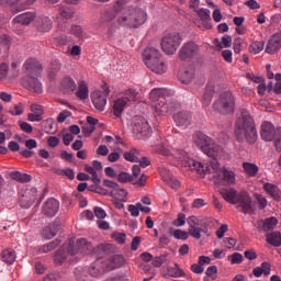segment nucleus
I'll use <instances>...</instances> for the list:
<instances>
[{
  "label": "nucleus",
  "mask_w": 281,
  "mask_h": 281,
  "mask_svg": "<svg viewBox=\"0 0 281 281\" xmlns=\"http://www.w3.org/2000/svg\"><path fill=\"white\" fill-rule=\"evenodd\" d=\"M195 144L201 148L204 155H207L212 160L210 165H203L188 155L184 150H178L175 155L178 166L196 172V175H216V177H234V171L228 168L221 167L218 164L220 157H223V148L214 143L212 137L205 135L202 132H196L194 135Z\"/></svg>",
  "instance_id": "nucleus-1"
},
{
  "label": "nucleus",
  "mask_w": 281,
  "mask_h": 281,
  "mask_svg": "<svg viewBox=\"0 0 281 281\" xmlns=\"http://www.w3.org/2000/svg\"><path fill=\"white\" fill-rule=\"evenodd\" d=\"M115 19L119 25H123V27H139L146 23V12L135 7H127L116 12H106L101 21L102 23H111Z\"/></svg>",
  "instance_id": "nucleus-2"
},
{
  "label": "nucleus",
  "mask_w": 281,
  "mask_h": 281,
  "mask_svg": "<svg viewBox=\"0 0 281 281\" xmlns=\"http://www.w3.org/2000/svg\"><path fill=\"white\" fill-rule=\"evenodd\" d=\"M235 135L238 142L246 139L248 144H255L258 139V131L254 117L247 110H241L240 116L235 123Z\"/></svg>",
  "instance_id": "nucleus-3"
},
{
  "label": "nucleus",
  "mask_w": 281,
  "mask_h": 281,
  "mask_svg": "<svg viewBox=\"0 0 281 281\" xmlns=\"http://www.w3.org/2000/svg\"><path fill=\"white\" fill-rule=\"evenodd\" d=\"M143 60L154 74H166L168 71V66L164 59H161V52L155 47H147L143 52Z\"/></svg>",
  "instance_id": "nucleus-4"
},
{
  "label": "nucleus",
  "mask_w": 281,
  "mask_h": 281,
  "mask_svg": "<svg viewBox=\"0 0 281 281\" xmlns=\"http://www.w3.org/2000/svg\"><path fill=\"white\" fill-rule=\"evenodd\" d=\"M235 106L236 101L234 100V94H232V92L222 93L213 104L214 111L222 113V115L232 114Z\"/></svg>",
  "instance_id": "nucleus-5"
},
{
  "label": "nucleus",
  "mask_w": 281,
  "mask_h": 281,
  "mask_svg": "<svg viewBox=\"0 0 281 281\" xmlns=\"http://www.w3.org/2000/svg\"><path fill=\"white\" fill-rule=\"evenodd\" d=\"M181 34L177 32L167 33L161 38V49L168 56H172V54H177V50L181 46L182 43Z\"/></svg>",
  "instance_id": "nucleus-6"
},
{
  "label": "nucleus",
  "mask_w": 281,
  "mask_h": 281,
  "mask_svg": "<svg viewBox=\"0 0 281 281\" xmlns=\"http://www.w3.org/2000/svg\"><path fill=\"white\" fill-rule=\"evenodd\" d=\"M235 205L241 214H254L256 207L254 206V200L247 191L238 192L237 199L235 200Z\"/></svg>",
  "instance_id": "nucleus-7"
},
{
  "label": "nucleus",
  "mask_w": 281,
  "mask_h": 281,
  "mask_svg": "<svg viewBox=\"0 0 281 281\" xmlns=\"http://www.w3.org/2000/svg\"><path fill=\"white\" fill-rule=\"evenodd\" d=\"M133 133L137 139H148L153 135V130L144 117L136 116L134 119Z\"/></svg>",
  "instance_id": "nucleus-8"
},
{
  "label": "nucleus",
  "mask_w": 281,
  "mask_h": 281,
  "mask_svg": "<svg viewBox=\"0 0 281 281\" xmlns=\"http://www.w3.org/2000/svg\"><path fill=\"white\" fill-rule=\"evenodd\" d=\"M36 196H38V191L33 187H24L19 191V203L21 207H32L36 202Z\"/></svg>",
  "instance_id": "nucleus-9"
},
{
  "label": "nucleus",
  "mask_w": 281,
  "mask_h": 281,
  "mask_svg": "<svg viewBox=\"0 0 281 281\" xmlns=\"http://www.w3.org/2000/svg\"><path fill=\"white\" fill-rule=\"evenodd\" d=\"M93 251V244L87 241L85 238L78 239L76 246L74 243L69 241L67 247V254L70 256H76L78 254H91Z\"/></svg>",
  "instance_id": "nucleus-10"
},
{
  "label": "nucleus",
  "mask_w": 281,
  "mask_h": 281,
  "mask_svg": "<svg viewBox=\"0 0 281 281\" xmlns=\"http://www.w3.org/2000/svg\"><path fill=\"white\" fill-rule=\"evenodd\" d=\"M103 91H94L91 93V100L94 109H98V111H104V106H106V95L111 93V89H109L108 85L103 86Z\"/></svg>",
  "instance_id": "nucleus-11"
},
{
  "label": "nucleus",
  "mask_w": 281,
  "mask_h": 281,
  "mask_svg": "<svg viewBox=\"0 0 281 281\" xmlns=\"http://www.w3.org/2000/svg\"><path fill=\"white\" fill-rule=\"evenodd\" d=\"M187 223L189 225V234L192 238H196V240H201V234H207V227L201 228L199 226V218L194 215H191L187 218Z\"/></svg>",
  "instance_id": "nucleus-12"
},
{
  "label": "nucleus",
  "mask_w": 281,
  "mask_h": 281,
  "mask_svg": "<svg viewBox=\"0 0 281 281\" xmlns=\"http://www.w3.org/2000/svg\"><path fill=\"white\" fill-rule=\"evenodd\" d=\"M60 210V202L58 200L50 198L47 199V201L44 202L42 206V214L46 218H54L56 214H58V211Z\"/></svg>",
  "instance_id": "nucleus-13"
},
{
  "label": "nucleus",
  "mask_w": 281,
  "mask_h": 281,
  "mask_svg": "<svg viewBox=\"0 0 281 281\" xmlns=\"http://www.w3.org/2000/svg\"><path fill=\"white\" fill-rule=\"evenodd\" d=\"M199 55V45L193 42H189L183 44L179 52L180 60H188V58H194V56Z\"/></svg>",
  "instance_id": "nucleus-14"
},
{
  "label": "nucleus",
  "mask_w": 281,
  "mask_h": 281,
  "mask_svg": "<svg viewBox=\"0 0 281 281\" xmlns=\"http://www.w3.org/2000/svg\"><path fill=\"white\" fill-rule=\"evenodd\" d=\"M173 122L180 128H188L192 124V113L188 111H180L173 114Z\"/></svg>",
  "instance_id": "nucleus-15"
},
{
  "label": "nucleus",
  "mask_w": 281,
  "mask_h": 281,
  "mask_svg": "<svg viewBox=\"0 0 281 281\" xmlns=\"http://www.w3.org/2000/svg\"><path fill=\"white\" fill-rule=\"evenodd\" d=\"M78 89V85H76V80L70 76H65L59 83V91L65 95H71V93L76 92Z\"/></svg>",
  "instance_id": "nucleus-16"
},
{
  "label": "nucleus",
  "mask_w": 281,
  "mask_h": 281,
  "mask_svg": "<svg viewBox=\"0 0 281 281\" xmlns=\"http://www.w3.org/2000/svg\"><path fill=\"white\" fill-rule=\"evenodd\" d=\"M22 85L33 93H43V83L38 81L36 76L24 77L22 79Z\"/></svg>",
  "instance_id": "nucleus-17"
},
{
  "label": "nucleus",
  "mask_w": 281,
  "mask_h": 281,
  "mask_svg": "<svg viewBox=\"0 0 281 281\" xmlns=\"http://www.w3.org/2000/svg\"><path fill=\"white\" fill-rule=\"evenodd\" d=\"M26 77L38 76L43 71L41 63L36 58H29L24 63Z\"/></svg>",
  "instance_id": "nucleus-18"
},
{
  "label": "nucleus",
  "mask_w": 281,
  "mask_h": 281,
  "mask_svg": "<svg viewBox=\"0 0 281 281\" xmlns=\"http://www.w3.org/2000/svg\"><path fill=\"white\" fill-rule=\"evenodd\" d=\"M126 263V259L122 255H114L105 260H103V265L106 271H113L114 269H120L123 265Z\"/></svg>",
  "instance_id": "nucleus-19"
},
{
  "label": "nucleus",
  "mask_w": 281,
  "mask_h": 281,
  "mask_svg": "<svg viewBox=\"0 0 281 281\" xmlns=\"http://www.w3.org/2000/svg\"><path fill=\"white\" fill-rule=\"evenodd\" d=\"M276 135H278L276 126H273L271 122H263L261 125V138L265 142H273V139H276Z\"/></svg>",
  "instance_id": "nucleus-20"
},
{
  "label": "nucleus",
  "mask_w": 281,
  "mask_h": 281,
  "mask_svg": "<svg viewBox=\"0 0 281 281\" xmlns=\"http://www.w3.org/2000/svg\"><path fill=\"white\" fill-rule=\"evenodd\" d=\"M172 92L166 88H154L150 93L149 98L153 102H161V100H166V98H170Z\"/></svg>",
  "instance_id": "nucleus-21"
},
{
  "label": "nucleus",
  "mask_w": 281,
  "mask_h": 281,
  "mask_svg": "<svg viewBox=\"0 0 281 281\" xmlns=\"http://www.w3.org/2000/svg\"><path fill=\"white\" fill-rule=\"evenodd\" d=\"M58 232H60V222L55 221L43 229L42 236L46 240H52V238L58 235Z\"/></svg>",
  "instance_id": "nucleus-22"
},
{
  "label": "nucleus",
  "mask_w": 281,
  "mask_h": 281,
  "mask_svg": "<svg viewBox=\"0 0 281 281\" xmlns=\"http://www.w3.org/2000/svg\"><path fill=\"white\" fill-rule=\"evenodd\" d=\"M54 23L48 16H40L35 20V27L37 32H49Z\"/></svg>",
  "instance_id": "nucleus-23"
},
{
  "label": "nucleus",
  "mask_w": 281,
  "mask_h": 281,
  "mask_svg": "<svg viewBox=\"0 0 281 281\" xmlns=\"http://www.w3.org/2000/svg\"><path fill=\"white\" fill-rule=\"evenodd\" d=\"M34 19H36V15L33 12H25L16 15L12 23L13 25H30Z\"/></svg>",
  "instance_id": "nucleus-24"
},
{
  "label": "nucleus",
  "mask_w": 281,
  "mask_h": 281,
  "mask_svg": "<svg viewBox=\"0 0 281 281\" xmlns=\"http://www.w3.org/2000/svg\"><path fill=\"white\" fill-rule=\"evenodd\" d=\"M281 47L280 34H273L266 46L267 54H276Z\"/></svg>",
  "instance_id": "nucleus-25"
},
{
  "label": "nucleus",
  "mask_w": 281,
  "mask_h": 281,
  "mask_svg": "<svg viewBox=\"0 0 281 281\" xmlns=\"http://www.w3.org/2000/svg\"><path fill=\"white\" fill-rule=\"evenodd\" d=\"M104 271H106V267L102 259H97L89 268V273L92 278H99Z\"/></svg>",
  "instance_id": "nucleus-26"
},
{
  "label": "nucleus",
  "mask_w": 281,
  "mask_h": 281,
  "mask_svg": "<svg viewBox=\"0 0 281 281\" xmlns=\"http://www.w3.org/2000/svg\"><path fill=\"white\" fill-rule=\"evenodd\" d=\"M218 192L226 203H231V205L236 204V199H238V191L236 189H220Z\"/></svg>",
  "instance_id": "nucleus-27"
},
{
  "label": "nucleus",
  "mask_w": 281,
  "mask_h": 281,
  "mask_svg": "<svg viewBox=\"0 0 281 281\" xmlns=\"http://www.w3.org/2000/svg\"><path fill=\"white\" fill-rule=\"evenodd\" d=\"M91 180L93 184L88 187L89 192H95L97 194L109 196V189H105L102 186H100L101 183L100 177H92Z\"/></svg>",
  "instance_id": "nucleus-28"
},
{
  "label": "nucleus",
  "mask_w": 281,
  "mask_h": 281,
  "mask_svg": "<svg viewBox=\"0 0 281 281\" xmlns=\"http://www.w3.org/2000/svg\"><path fill=\"white\" fill-rule=\"evenodd\" d=\"M120 183H132L136 188L146 186V177H119Z\"/></svg>",
  "instance_id": "nucleus-29"
},
{
  "label": "nucleus",
  "mask_w": 281,
  "mask_h": 281,
  "mask_svg": "<svg viewBox=\"0 0 281 281\" xmlns=\"http://www.w3.org/2000/svg\"><path fill=\"white\" fill-rule=\"evenodd\" d=\"M211 181H213L216 188H227L236 183V177H214Z\"/></svg>",
  "instance_id": "nucleus-30"
},
{
  "label": "nucleus",
  "mask_w": 281,
  "mask_h": 281,
  "mask_svg": "<svg viewBox=\"0 0 281 281\" xmlns=\"http://www.w3.org/2000/svg\"><path fill=\"white\" fill-rule=\"evenodd\" d=\"M178 78L182 85H189L194 80V68H187L178 72Z\"/></svg>",
  "instance_id": "nucleus-31"
},
{
  "label": "nucleus",
  "mask_w": 281,
  "mask_h": 281,
  "mask_svg": "<svg viewBox=\"0 0 281 281\" xmlns=\"http://www.w3.org/2000/svg\"><path fill=\"white\" fill-rule=\"evenodd\" d=\"M196 14L201 19V21H203L202 27L204 30H212V23L210 22L211 21L210 10L200 9L196 11Z\"/></svg>",
  "instance_id": "nucleus-32"
},
{
  "label": "nucleus",
  "mask_w": 281,
  "mask_h": 281,
  "mask_svg": "<svg viewBox=\"0 0 281 281\" xmlns=\"http://www.w3.org/2000/svg\"><path fill=\"white\" fill-rule=\"evenodd\" d=\"M164 278H186V271L181 269L178 263L175 267L167 268V274H162Z\"/></svg>",
  "instance_id": "nucleus-33"
},
{
  "label": "nucleus",
  "mask_w": 281,
  "mask_h": 281,
  "mask_svg": "<svg viewBox=\"0 0 281 281\" xmlns=\"http://www.w3.org/2000/svg\"><path fill=\"white\" fill-rule=\"evenodd\" d=\"M255 278H262L263 276H271V263L263 261L260 267L252 270Z\"/></svg>",
  "instance_id": "nucleus-34"
},
{
  "label": "nucleus",
  "mask_w": 281,
  "mask_h": 281,
  "mask_svg": "<svg viewBox=\"0 0 281 281\" xmlns=\"http://www.w3.org/2000/svg\"><path fill=\"white\" fill-rule=\"evenodd\" d=\"M263 190L267 192V194H270L274 201L280 202L281 201V192L278 186L271 184V183H266L263 186Z\"/></svg>",
  "instance_id": "nucleus-35"
},
{
  "label": "nucleus",
  "mask_w": 281,
  "mask_h": 281,
  "mask_svg": "<svg viewBox=\"0 0 281 281\" xmlns=\"http://www.w3.org/2000/svg\"><path fill=\"white\" fill-rule=\"evenodd\" d=\"M172 111V108L168 105V100H160L155 104V113L156 115H166Z\"/></svg>",
  "instance_id": "nucleus-36"
},
{
  "label": "nucleus",
  "mask_w": 281,
  "mask_h": 281,
  "mask_svg": "<svg viewBox=\"0 0 281 281\" xmlns=\"http://www.w3.org/2000/svg\"><path fill=\"white\" fill-rule=\"evenodd\" d=\"M76 97L79 100H88L89 99V86H87V81H79L78 89L76 92Z\"/></svg>",
  "instance_id": "nucleus-37"
},
{
  "label": "nucleus",
  "mask_w": 281,
  "mask_h": 281,
  "mask_svg": "<svg viewBox=\"0 0 281 281\" xmlns=\"http://www.w3.org/2000/svg\"><path fill=\"white\" fill-rule=\"evenodd\" d=\"M278 225V218L276 217H268L261 222V226L259 227L260 232H273L276 226Z\"/></svg>",
  "instance_id": "nucleus-38"
},
{
  "label": "nucleus",
  "mask_w": 281,
  "mask_h": 281,
  "mask_svg": "<svg viewBox=\"0 0 281 281\" xmlns=\"http://www.w3.org/2000/svg\"><path fill=\"white\" fill-rule=\"evenodd\" d=\"M266 240L268 245L272 247H281V233L280 232H271L266 235Z\"/></svg>",
  "instance_id": "nucleus-39"
},
{
  "label": "nucleus",
  "mask_w": 281,
  "mask_h": 281,
  "mask_svg": "<svg viewBox=\"0 0 281 281\" xmlns=\"http://www.w3.org/2000/svg\"><path fill=\"white\" fill-rule=\"evenodd\" d=\"M128 103L123 98L117 99L113 104V113L116 117H120L122 113H124V108H126Z\"/></svg>",
  "instance_id": "nucleus-40"
},
{
  "label": "nucleus",
  "mask_w": 281,
  "mask_h": 281,
  "mask_svg": "<svg viewBox=\"0 0 281 281\" xmlns=\"http://www.w3.org/2000/svg\"><path fill=\"white\" fill-rule=\"evenodd\" d=\"M109 194L110 196H112V199H115V201H126V198L128 196V191L120 188L119 186L115 191H110Z\"/></svg>",
  "instance_id": "nucleus-41"
},
{
  "label": "nucleus",
  "mask_w": 281,
  "mask_h": 281,
  "mask_svg": "<svg viewBox=\"0 0 281 281\" xmlns=\"http://www.w3.org/2000/svg\"><path fill=\"white\" fill-rule=\"evenodd\" d=\"M212 98H214V86L207 85L202 97V103L205 106H210L212 103Z\"/></svg>",
  "instance_id": "nucleus-42"
},
{
  "label": "nucleus",
  "mask_w": 281,
  "mask_h": 281,
  "mask_svg": "<svg viewBox=\"0 0 281 281\" xmlns=\"http://www.w3.org/2000/svg\"><path fill=\"white\" fill-rule=\"evenodd\" d=\"M61 243L63 240L56 238L53 241L42 246L40 248V254H49V251H54V249H56L57 247H60Z\"/></svg>",
  "instance_id": "nucleus-43"
},
{
  "label": "nucleus",
  "mask_w": 281,
  "mask_h": 281,
  "mask_svg": "<svg viewBox=\"0 0 281 281\" xmlns=\"http://www.w3.org/2000/svg\"><path fill=\"white\" fill-rule=\"evenodd\" d=\"M65 260H67V251L65 250V246H60L55 252L54 262L55 265H63Z\"/></svg>",
  "instance_id": "nucleus-44"
},
{
  "label": "nucleus",
  "mask_w": 281,
  "mask_h": 281,
  "mask_svg": "<svg viewBox=\"0 0 281 281\" xmlns=\"http://www.w3.org/2000/svg\"><path fill=\"white\" fill-rule=\"evenodd\" d=\"M61 68H63V64H60L59 60L53 61L48 69V78L50 80H54L56 76H58V71H60Z\"/></svg>",
  "instance_id": "nucleus-45"
},
{
  "label": "nucleus",
  "mask_w": 281,
  "mask_h": 281,
  "mask_svg": "<svg viewBox=\"0 0 281 281\" xmlns=\"http://www.w3.org/2000/svg\"><path fill=\"white\" fill-rule=\"evenodd\" d=\"M2 260L7 265H14V260H16V252L12 249H7L2 251Z\"/></svg>",
  "instance_id": "nucleus-46"
},
{
  "label": "nucleus",
  "mask_w": 281,
  "mask_h": 281,
  "mask_svg": "<svg viewBox=\"0 0 281 281\" xmlns=\"http://www.w3.org/2000/svg\"><path fill=\"white\" fill-rule=\"evenodd\" d=\"M162 181L166 186L171 188V190H179V188H181V181L176 177H162Z\"/></svg>",
  "instance_id": "nucleus-47"
},
{
  "label": "nucleus",
  "mask_w": 281,
  "mask_h": 281,
  "mask_svg": "<svg viewBox=\"0 0 281 281\" xmlns=\"http://www.w3.org/2000/svg\"><path fill=\"white\" fill-rule=\"evenodd\" d=\"M247 47V42L243 37H236L233 43L235 54H240Z\"/></svg>",
  "instance_id": "nucleus-48"
},
{
  "label": "nucleus",
  "mask_w": 281,
  "mask_h": 281,
  "mask_svg": "<svg viewBox=\"0 0 281 281\" xmlns=\"http://www.w3.org/2000/svg\"><path fill=\"white\" fill-rule=\"evenodd\" d=\"M243 168L246 175H249V177H256V175H258V170H260L256 164L251 162H244Z\"/></svg>",
  "instance_id": "nucleus-49"
},
{
  "label": "nucleus",
  "mask_w": 281,
  "mask_h": 281,
  "mask_svg": "<svg viewBox=\"0 0 281 281\" xmlns=\"http://www.w3.org/2000/svg\"><path fill=\"white\" fill-rule=\"evenodd\" d=\"M214 43L217 49H223V47H232V36L224 35L221 42L218 41V38H216Z\"/></svg>",
  "instance_id": "nucleus-50"
},
{
  "label": "nucleus",
  "mask_w": 281,
  "mask_h": 281,
  "mask_svg": "<svg viewBox=\"0 0 281 281\" xmlns=\"http://www.w3.org/2000/svg\"><path fill=\"white\" fill-rule=\"evenodd\" d=\"M74 9L67 5H59V15L61 19H74Z\"/></svg>",
  "instance_id": "nucleus-51"
},
{
  "label": "nucleus",
  "mask_w": 281,
  "mask_h": 281,
  "mask_svg": "<svg viewBox=\"0 0 281 281\" xmlns=\"http://www.w3.org/2000/svg\"><path fill=\"white\" fill-rule=\"evenodd\" d=\"M139 153L137 149H132L130 151H125L123 154V157L126 161H131L132 164H137L139 161V158L136 157V155Z\"/></svg>",
  "instance_id": "nucleus-52"
},
{
  "label": "nucleus",
  "mask_w": 281,
  "mask_h": 281,
  "mask_svg": "<svg viewBox=\"0 0 281 281\" xmlns=\"http://www.w3.org/2000/svg\"><path fill=\"white\" fill-rule=\"evenodd\" d=\"M167 260H168V252H165L158 257L153 258L151 265L156 269H159V267H161V265H164V262H166Z\"/></svg>",
  "instance_id": "nucleus-53"
},
{
  "label": "nucleus",
  "mask_w": 281,
  "mask_h": 281,
  "mask_svg": "<svg viewBox=\"0 0 281 281\" xmlns=\"http://www.w3.org/2000/svg\"><path fill=\"white\" fill-rule=\"evenodd\" d=\"M265 49V42H252L249 46L250 54H260Z\"/></svg>",
  "instance_id": "nucleus-54"
},
{
  "label": "nucleus",
  "mask_w": 281,
  "mask_h": 281,
  "mask_svg": "<svg viewBox=\"0 0 281 281\" xmlns=\"http://www.w3.org/2000/svg\"><path fill=\"white\" fill-rule=\"evenodd\" d=\"M123 100H126V103L128 102H135L137 100V91L134 89H128L127 91L124 92V95L122 97Z\"/></svg>",
  "instance_id": "nucleus-55"
},
{
  "label": "nucleus",
  "mask_w": 281,
  "mask_h": 281,
  "mask_svg": "<svg viewBox=\"0 0 281 281\" xmlns=\"http://www.w3.org/2000/svg\"><path fill=\"white\" fill-rule=\"evenodd\" d=\"M172 236L177 240H188V238H190V231L186 232V231H181V229H176V231H173Z\"/></svg>",
  "instance_id": "nucleus-56"
},
{
  "label": "nucleus",
  "mask_w": 281,
  "mask_h": 281,
  "mask_svg": "<svg viewBox=\"0 0 281 281\" xmlns=\"http://www.w3.org/2000/svg\"><path fill=\"white\" fill-rule=\"evenodd\" d=\"M70 34H72V36H76V38H83L85 30L80 25H72L70 27Z\"/></svg>",
  "instance_id": "nucleus-57"
},
{
  "label": "nucleus",
  "mask_w": 281,
  "mask_h": 281,
  "mask_svg": "<svg viewBox=\"0 0 281 281\" xmlns=\"http://www.w3.org/2000/svg\"><path fill=\"white\" fill-rule=\"evenodd\" d=\"M228 260H231L232 265H241V262H243V254L234 252L233 255L228 256Z\"/></svg>",
  "instance_id": "nucleus-58"
},
{
  "label": "nucleus",
  "mask_w": 281,
  "mask_h": 281,
  "mask_svg": "<svg viewBox=\"0 0 281 281\" xmlns=\"http://www.w3.org/2000/svg\"><path fill=\"white\" fill-rule=\"evenodd\" d=\"M30 177L29 173H22L21 171H8L0 172V177Z\"/></svg>",
  "instance_id": "nucleus-59"
},
{
  "label": "nucleus",
  "mask_w": 281,
  "mask_h": 281,
  "mask_svg": "<svg viewBox=\"0 0 281 281\" xmlns=\"http://www.w3.org/2000/svg\"><path fill=\"white\" fill-rule=\"evenodd\" d=\"M11 115H23V103H18L9 109Z\"/></svg>",
  "instance_id": "nucleus-60"
},
{
  "label": "nucleus",
  "mask_w": 281,
  "mask_h": 281,
  "mask_svg": "<svg viewBox=\"0 0 281 281\" xmlns=\"http://www.w3.org/2000/svg\"><path fill=\"white\" fill-rule=\"evenodd\" d=\"M102 183L104 188H108V190H111V192L117 190V187H119L117 182L109 179H104Z\"/></svg>",
  "instance_id": "nucleus-61"
},
{
  "label": "nucleus",
  "mask_w": 281,
  "mask_h": 281,
  "mask_svg": "<svg viewBox=\"0 0 281 281\" xmlns=\"http://www.w3.org/2000/svg\"><path fill=\"white\" fill-rule=\"evenodd\" d=\"M130 0H117L116 3L114 4V11H108V12H120L123 8H127L126 5L128 4Z\"/></svg>",
  "instance_id": "nucleus-62"
},
{
  "label": "nucleus",
  "mask_w": 281,
  "mask_h": 281,
  "mask_svg": "<svg viewBox=\"0 0 281 281\" xmlns=\"http://www.w3.org/2000/svg\"><path fill=\"white\" fill-rule=\"evenodd\" d=\"M175 227H183L186 225V214L179 213L178 218L173 221Z\"/></svg>",
  "instance_id": "nucleus-63"
},
{
  "label": "nucleus",
  "mask_w": 281,
  "mask_h": 281,
  "mask_svg": "<svg viewBox=\"0 0 281 281\" xmlns=\"http://www.w3.org/2000/svg\"><path fill=\"white\" fill-rule=\"evenodd\" d=\"M75 277H76V280L78 281H85L87 280V272H85V270L80 268H77L75 269Z\"/></svg>",
  "instance_id": "nucleus-64"
}]
</instances>
